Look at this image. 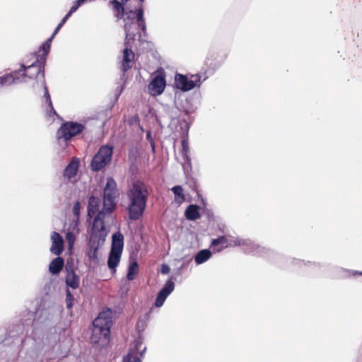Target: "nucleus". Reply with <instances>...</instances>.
Instances as JSON below:
<instances>
[{
  "mask_svg": "<svg viewBox=\"0 0 362 362\" xmlns=\"http://www.w3.org/2000/svg\"><path fill=\"white\" fill-rule=\"evenodd\" d=\"M112 325V311L107 309L100 312L93 322L90 342L101 348L106 346L109 344Z\"/></svg>",
  "mask_w": 362,
  "mask_h": 362,
  "instance_id": "obj_1",
  "label": "nucleus"
},
{
  "mask_svg": "<svg viewBox=\"0 0 362 362\" xmlns=\"http://www.w3.org/2000/svg\"><path fill=\"white\" fill-rule=\"evenodd\" d=\"M148 196L146 185L141 181L133 183L132 187L128 192L130 204L128 207L129 216L132 220H137L143 214Z\"/></svg>",
  "mask_w": 362,
  "mask_h": 362,
  "instance_id": "obj_2",
  "label": "nucleus"
},
{
  "mask_svg": "<svg viewBox=\"0 0 362 362\" xmlns=\"http://www.w3.org/2000/svg\"><path fill=\"white\" fill-rule=\"evenodd\" d=\"M112 212H107L105 209L99 211L95 216L92 232L90 236L89 245L91 248L90 251V257L95 256L99 245L103 244L105 240L106 231L105 229L104 219L106 216H109Z\"/></svg>",
  "mask_w": 362,
  "mask_h": 362,
  "instance_id": "obj_3",
  "label": "nucleus"
},
{
  "mask_svg": "<svg viewBox=\"0 0 362 362\" xmlns=\"http://www.w3.org/2000/svg\"><path fill=\"white\" fill-rule=\"evenodd\" d=\"M44 66L45 64H42V62H38V59L28 66L22 65L23 73L21 76H18L19 71H15L12 74L1 76L0 84L8 86L15 83L25 82L26 77L30 79L34 78L40 72L42 73V76L44 77Z\"/></svg>",
  "mask_w": 362,
  "mask_h": 362,
  "instance_id": "obj_4",
  "label": "nucleus"
},
{
  "mask_svg": "<svg viewBox=\"0 0 362 362\" xmlns=\"http://www.w3.org/2000/svg\"><path fill=\"white\" fill-rule=\"evenodd\" d=\"M124 247V236L117 232L112 237V245L107 259L108 267L113 272H116V267L119 263Z\"/></svg>",
  "mask_w": 362,
  "mask_h": 362,
  "instance_id": "obj_5",
  "label": "nucleus"
},
{
  "mask_svg": "<svg viewBox=\"0 0 362 362\" xmlns=\"http://www.w3.org/2000/svg\"><path fill=\"white\" fill-rule=\"evenodd\" d=\"M126 37L124 40L125 48L123 50L122 60L121 62L120 69L123 72H126L127 70L132 68V63L134 59V53L132 50L129 43L131 40H134L135 33L134 31L130 30V25L129 23H126L124 26Z\"/></svg>",
  "mask_w": 362,
  "mask_h": 362,
  "instance_id": "obj_6",
  "label": "nucleus"
},
{
  "mask_svg": "<svg viewBox=\"0 0 362 362\" xmlns=\"http://www.w3.org/2000/svg\"><path fill=\"white\" fill-rule=\"evenodd\" d=\"M119 197L117 184L112 177H108L103 192V209L112 212L116 207V199Z\"/></svg>",
  "mask_w": 362,
  "mask_h": 362,
  "instance_id": "obj_7",
  "label": "nucleus"
},
{
  "mask_svg": "<svg viewBox=\"0 0 362 362\" xmlns=\"http://www.w3.org/2000/svg\"><path fill=\"white\" fill-rule=\"evenodd\" d=\"M113 147L112 146H102L98 152L93 158L90 166L93 171H99L106 166L112 159Z\"/></svg>",
  "mask_w": 362,
  "mask_h": 362,
  "instance_id": "obj_8",
  "label": "nucleus"
},
{
  "mask_svg": "<svg viewBox=\"0 0 362 362\" xmlns=\"http://www.w3.org/2000/svg\"><path fill=\"white\" fill-rule=\"evenodd\" d=\"M83 128L81 124L73 122H66L58 129L57 136L58 139H63L64 141H67L81 132Z\"/></svg>",
  "mask_w": 362,
  "mask_h": 362,
  "instance_id": "obj_9",
  "label": "nucleus"
},
{
  "mask_svg": "<svg viewBox=\"0 0 362 362\" xmlns=\"http://www.w3.org/2000/svg\"><path fill=\"white\" fill-rule=\"evenodd\" d=\"M194 80H189L187 76L177 74L175 76V86L177 88L183 90L188 91L194 88L196 86H197V83H199V78L197 75L192 76ZM199 86V83L198 84Z\"/></svg>",
  "mask_w": 362,
  "mask_h": 362,
  "instance_id": "obj_10",
  "label": "nucleus"
},
{
  "mask_svg": "<svg viewBox=\"0 0 362 362\" xmlns=\"http://www.w3.org/2000/svg\"><path fill=\"white\" fill-rule=\"evenodd\" d=\"M175 284L172 280H168L164 287L159 291L155 301L156 307H161L167 297L173 291Z\"/></svg>",
  "mask_w": 362,
  "mask_h": 362,
  "instance_id": "obj_11",
  "label": "nucleus"
},
{
  "mask_svg": "<svg viewBox=\"0 0 362 362\" xmlns=\"http://www.w3.org/2000/svg\"><path fill=\"white\" fill-rule=\"evenodd\" d=\"M165 87V80L161 76H156L149 83L148 90L151 95L161 94Z\"/></svg>",
  "mask_w": 362,
  "mask_h": 362,
  "instance_id": "obj_12",
  "label": "nucleus"
},
{
  "mask_svg": "<svg viewBox=\"0 0 362 362\" xmlns=\"http://www.w3.org/2000/svg\"><path fill=\"white\" fill-rule=\"evenodd\" d=\"M52 245L50 252L56 255H59L64 250V240L57 232H53L51 235Z\"/></svg>",
  "mask_w": 362,
  "mask_h": 362,
  "instance_id": "obj_13",
  "label": "nucleus"
},
{
  "mask_svg": "<svg viewBox=\"0 0 362 362\" xmlns=\"http://www.w3.org/2000/svg\"><path fill=\"white\" fill-rule=\"evenodd\" d=\"M78 165L79 160L77 158H74L64 169V177H67L68 179L74 177L78 172Z\"/></svg>",
  "mask_w": 362,
  "mask_h": 362,
  "instance_id": "obj_14",
  "label": "nucleus"
},
{
  "mask_svg": "<svg viewBox=\"0 0 362 362\" xmlns=\"http://www.w3.org/2000/svg\"><path fill=\"white\" fill-rule=\"evenodd\" d=\"M100 200L99 198L91 196L88 200V216L91 218L99 213Z\"/></svg>",
  "mask_w": 362,
  "mask_h": 362,
  "instance_id": "obj_15",
  "label": "nucleus"
},
{
  "mask_svg": "<svg viewBox=\"0 0 362 362\" xmlns=\"http://www.w3.org/2000/svg\"><path fill=\"white\" fill-rule=\"evenodd\" d=\"M67 274L66 276V284L67 287L73 289L78 288L79 284V277L75 274L72 269H69L68 266L66 267Z\"/></svg>",
  "mask_w": 362,
  "mask_h": 362,
  "instance_id": "obj_16",
  "label": "nucleus"
},
{
  "mask_svg": "<svg viewBox=\"0 0 362 362\" xmlns=\"http://www.w3.org/2000/svg\"><path fill=\"white\" fill-rule=\"evenodd\" d=\"M199 207L196 204H190L185 212L186 218L189 221H195L200 218Z\"/></svg>",
  "mask_w": 362,
  "mask_h": 362,
  "instance_id": "obj_17",
  "label": "nucleus"
},
{
  "mask_svg": "<svg viewBox=\"0 0 362 362\" xmlns=\"http://www.w3.org/2000/svg\"><path fill=\"white\" fill-rule=\"evenodd\" d=\"M64 259L62 257L54 258L49 264V271L52 274H58L64 267Z\"/></svg>",
  "mask_w": 362,
  "mask_h": 362,
  "instance_id": "obj_18",
  "label": "nucleus"
},
{
  "mask_svg": "<svg viewBox=\"0 0 362 362\" xmlns=\"http://www.w3.org/2000/svg\"><path fill=\"white\" fill-rule=\"evenodd\" d=\"M129 0H121V2H119L117 0H113L111 1V4L113 5V8H114L115 11H117L116 17L118 19L122 18V17L124 16V5Z\"/></svg>",
  "mask_w": 362,
  "mask_h": 362,
  "instance_id": "obj_19",
  "label": "nucleus"
},
{
  "mask_svg": "<svg viewBox=\"0 0 362 362\" xmlns=\"http://www.w3.org/2000/svg\"><path fill=\"white\" fill-rule=\"evenodd\" d=\"M136 18L138 27L141 28L143 33L145 34L146 31V25L144 18V11L142 8V5L139 6L136 10Z\"/></svg>",
  "mask_w": 362,
  "mask_h": 362,
  "instance_id": "obj_20",
  "label": "nucleus"
},
{
  "mask_svg": "<svg viewBox=\"0 0 362 362\" xmlns=\"http://www.w3.org/2000/svg\"><path fill=\"white\" fill-rule=\"evenodd\" d=\"M211 256V253L209 250H202L196 255L195 262L197 264H202L208 260Z\"/></svg>",
  "mask_w": 362,
  "mask_h": 362,
  "instance_id": "obj_21",
  "label": "nucleus"
},
{
  "mask_svg": "<svg viewBox=\"0 0 362 362\" xmlns=\"http://www.w3.org/2000/svg\"><path fill=\"white\" fill-rule=\"evenodd\" d=\"M171 190L175 194V200L176 202L181 204L185 200V195L183 194V189L181 186L176 185L173 187Z\"/></svg>",
  "mask_w": 362,
  "mask_h": 362,
  "instance_id": "obj_22",
  "label": "nucleus"
},
{
  "mask_svg": "<svg viewBox=\"0 0 362 362\" xmlns=\"http://www.w3.org/2000/svg\"><path fill=\"white\" fill-rule=\"evenodd\" d=\"M52 40V37H50L40 46V49L43 51L42 55L40 57V61L42 62V64L45 63V58L49 51Z\"/></svg>",
  "mask_w": 362,
  "mask_h": 362,
  "instance_id": "obj_23",
  "label": "nucleus"
},
{
  "mask_svg": "<svg viewBox=\"0 0 362 362\" xmlns=\"http://www.w3.org/2000/svg\"><path fill=\"white\" fill-rule=\"evenodd\" d=\"M139 266L136 262L132 263L128 269L127 278L132 281L135 278L136 274L138 272Z\"/></svg>",
  "mask_w": 362,
  "mask_h": 362,
  "instance_id": "obj_24",
  "label": "nucleus"
},
{
  "mask_svg": "<svg viewBox=\"0 0 362 362\" xmlns=\"http://www.w3.org/2000/svg\"><path fill=\"white\" fill-rule=\"evenodd\" d=\"M134 15L135 12L130 10L129 11H127L124 13V16L122 17L124 18V21L125 22L124 25L127 23L130 25V30H132V26L134 24Z\"/></svg>",
  "mask_w": 362,
  "mask_h": 362,
  "instance_id": "obj_25",
  "label": "nucleus"
},
{
  "mask_svg": "<svg viewBox=\"0 0 362 362\" xmlns=\"http://www.w3.org/2000/svg\"><path fill=\"white\" fill-rule=\"evenodd\" d=\"M44 90H45L44 96L45 98L46 102L48 103V105H49V106L50 107V112H53L54 115H57V112H56V111L54 110V109L53 107L52 103L51 98H50V95H49V93L48 92L47 87L45 85L44 86Z\"/></svg>",
  "mask_w": 362,
  "mask_h": 362,
  "instance_id": "obj_26",
  "label": "nucleus"
},
{
  "mask_svg": "<svg viewBox=\"0 0 362 362\" xmlns=\"http://www.w3.org/2000/svg\"><path fill=\"white\" fill-rule=\"evenodd\" d=\"M228 240L225 236H220L216 239H214L212 240L211 245L214 246H217L218 245H225V247H227Z\"/></svg>",
  "mask_w": 362,
  "mask_h": 362,
  "instance_id": "obj_27",
  "label": "nucleus"
},
{
  "mask_svg": "<svg viewBox=\"0 0 362 362\" xmlns=\"http://www.w3.org/2000/svg\"><path fill=\"white\" fill-rule=\"evenodd\" d=\"M123 362H141V361L136 355L129 354L124 357Z\"/></svg>",
  "mask_w": 362,
  "mask_h": 362,
  "instance_id": "obj_28",
  "label": "nucleus"
},
{
  "mask_svg": "<svg viewBox=\"0 0 362 362\" xmlns=\"http://www.w3.org/2000/svg\"><path fill=\"white\" fill-rule=\"evenodd\" d=\"M66 240L69 244V248H71L75 242V235L72 232H68L66 234Z\"/></svg>",
  "mask_w": 362,
  "mask_h": 362,
  "instance_id": "obj_29",
  "label": "nucleus"
},
{
  "mask_svg": "<svg viewBox=\"0 0 362 362\" xmlns=\"http://www.w3.org/2000/svg\"><path fill=\"white\" fill-rule=\"evenodd\" d=\"M74 300V296L71 293L69 288L66 289V307L68 308H71L72 307V301Z\"/></svg>",
  "mask_w": 362,
  "mask_h": 362,
  "instance_id": "obj_30",
  "label": "nucleus"
},
{
  "mask_svg": "<svg viewBox=\"0 0 362 362\" xmlns=\"http://www.w3.org/2000/svg\"><path fill=\"white\" fill-rule=\"evenodd\" d=\"M182 146L183 153L187 155L189 151L188 141L186 139H182Z\"/></svg>",
  "mask_w": 362,
  "mask_h": 362,
  "instance_id": "obj_31",
  "label": "nucleus"
},
{
  "mask_svg": "<svg viewBox=\"0 0 362 362\" xmlns=\"http://www.w3.org/2000/svg\"><path fill=\"white\" fill-rule=\"evenodd\" d=\"M80 210V203L76 202L73 206V212L75 215L78 216Z\"/></svg>",
  "mask_w": 362,
  "mask_h": 362,
  "instance_id": "obj_32",
  "label": "nucleus"
},
{
  "mask_svg": "<svg viewBox=\"0 0 362 362\" xmlns=\"http://www.w3.org/2000/svg\"><path fill=\"white\" fill-rule=\"evenodd\" d=\"M170 272V268L168 265L166 264H163L162 265V268H161V272L163 274H168V272Z\"/></svg>",
  "mask_w": 362,
  "mask_h": 362,
  "instance_id": "obj_33",
  "label": "nucleus"
},
{
  "mask_svg": "<svg viewBox=\"0 0 362 362\" xmlns=\"http://www.w3.org/2000/svg\"><path fill=\"white\" fill-rule=\"evenodd\" d=\"M64 24H62V23H59L58 24V25L57 26V28H55L54 33H52V39L54 38V35L58 33V31L61 29V28L62 27Z\"/></svg>",
  "mask_w": 362,
  "mask_h": 362,
  "instance_id": "obj_34",
  "label": "nucleus"
},
{
  "mask_svg": "<svg viewBox=\"0 0 362 362\" xmlns=\"http://www.w3.org/2000/svg\"><path fill=\"white\" fill-rule=\"evenodd\" d=\"M64 24H62V23H59L58 24V25L57 26V28H55L54 33H52V39L54 38V35L58 33V31L61 29V28L62 27Z\"/></svg>",
  "mask_w": 362,
  "mask_h": 362,
  "instance_id": "obj_35",
  "label": "nucleus"
},
{
  "mask_svg": "<svg viewBox=\"0 0 362 362\" xmlns=\"http://www.w3.org/2000/svg\"><path fill=\"white\" fill-rule=\"evenodd\" d=\"M78 7H79V6H77V4L76 3V4H74V6H71V8H70V11H69L68 13H70V15L71 16V14L73 13H74L75 11H77Z\"/></svg>",
  "mask_w": 362,
  "mask_h": 362,
  "instance_id": "obj_36",
  "label": "nucleus"
},
{
  "mask_svg": "<svg viewBox=\"0 0 362 362\" xmlns=\"http://www.w3.org/2000/svg\"><path fill=\"white\" fill-rule=\"evenodd\" d=\"M245 240H238L234 241V244L233 245H245Z\"/></svg>",
  "mask_w": 362,
  "mask_h": 362,
  "instance_id": "obj_37",
  "label": "nucleus"
},
{
  "mask_svg": "<svg viewBox=\"0 0 362 362\" xmlns=\"http://www.w3.org/2000/svg\"><path fill=\"white\" fill-rule=\"evenodd\" d=\"M71 16L70 13H66V16L62 18L60 23L62 24H64L66 21L68 20V18Z\"/></svg>",
  "mask_w": 362,
  "mask_h": 362,
  "instance_id": "obj_38",
  "label": "nucleus"
},
{
  "mask_svg": "<svg viewBox=\"0 0 362 362\" xmlns=\"http://www.w3.org/2000/svg\"><path fill=\"white\" fill-rule=\"evenodd\" d=\"M86 1V0H77L76 1L77 6H80L81 5L84 4Z\"/></svg>",
  "mask_w": 362,
  "mask_h": 362,
  "instance_id": "obj_39",
  "label": "nucleus"
},
{
  "mask_svg": "<svg viewBox=\"0 0 362 362\" xmlns=\"http://www.w3.org/2000/svg\"><path fill=\"white\" fill-rule=\"evenodd\" d=\"M146 136H147V138H148V139H151V133H150V132H148V133H147Z\"/></svg>",
  "mask_w": 362,
  "mask_h": 362,
  "instance_id": "obj_40",
  "label": "nucleus"
},
{
  "mask_svg": "<svg viewBox=\"0 0 362 362\" xmlns=\"http://www.w3.org/2000/svg\"><path fill=\"white\" fill-rule=\"evenodd\" d=\"M139 1H141V3L144 1V0H139ZM141 4H140V6H141Z\"/></svg>",
  "mask_w": 362,
  "mask_h": 362,
  "instance_id": "obj_41",
  "label": "nucleus"
}]
</instances>
